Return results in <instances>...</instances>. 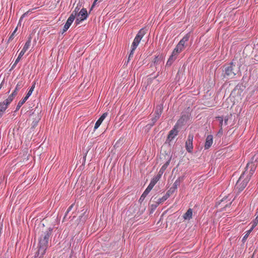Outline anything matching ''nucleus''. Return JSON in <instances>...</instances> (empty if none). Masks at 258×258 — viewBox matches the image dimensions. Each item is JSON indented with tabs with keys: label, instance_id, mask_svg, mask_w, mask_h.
Returning <instances> with one entry per match:
<instances>
[{
	"label": "nucleus",
	"instance_id": "nucleus-1",
	"mask_svg": "<svg viewBox=\"0 0 258 258\" xmlns=\"http://www.w3.org/2000/svg\"><path fill=\"white\" fill-rule=\"evenodd\" d=\"M53 230V227H49L46 230L43 231L39 238L37 251H38V254L41 253V256L45 254L46 250L48 247L49 240L51 237Z\"/></svg>",
	"mask_w": 258,
	"mask_h": 258
},
{
	"label": "nucleus",
	"instance_id": "nucleus-2",
	"mask_svg": "<svg viewBox=\"0 0 258 258\" xmlns=\"http://www.w3.org/2000/svg\"><path fill=\"white\" fill-rule=\"evenodd\" d=\"M235 68V65L234 64L233 62H231L228 64L224 65L223 66L224 70H223V77L228 79L233 78L236 75Z\"/></svg>",
	"mask_w": 258,
	"mask_h": 258
},
{
	"label": "nucleus",
	"instance_id": "nucleus-3",
	"mask_svg": "<svg viewBox=\"0 0 258 258\" xmlns=\"http://www.w3.org/2000/svg\"><path fill=\"white\" fill-rule=\"evenodd\" d=\"M250 178L249 176L245 175V172H243L241 174L235 185V187L238 189L239 192L244 189Z\"/></svg>",
	"mask_w": 258,
	"mask_h": 258
},
{
	"label": "nucleus",
	"instance_id": "nucleus-4",
	"mask_svg": "<svg viewBox=\"0 0 258 258\" xmlns=\"http://www.w3.org/2000/svg\"><path fill=\"white\" fill-rule=\"evenodd\" d=\"M256 168V164L253 162H248L245 168V175L249 176L250 177L253 175Z\"/></svg>",
	"mask_w": 258,
	"mask_h": 258
},
{
	"label": "nucleus",
	"instance_id": "nucleus-5",
	"mask_svg": "<svg viewBox=\"0 0 258 258\" xmlns=\"http://www.w3.org/2000/svg\"><path fill=\"white\" fill-rule=\"evenodd\" d=\"M193 140L194 135L192 134H189L188 135L187 139L185 141V147L187 152L189 153H192L193 150Z\"/></svg>",
	"mask_w": 258,
	"mask_h": 258
},
{
	"label": "nucleus",
	"instance_id": "nucleus-6",
	"mask_svg": "<svg viewBox=\"0 0 258 258\" xmlns=\"http://www.w3.org/2000/svg\"><path fill=\"white\" fill-rule=\"evenodd\" d=\"M189 116L190 114L188 112L182 113L181 116L177 120L175 125L178 128L182 126L189 119Z\"/></svg>",
	"mask_w": 258,
	"mask_h": 258
},
{
	"label": "nucleus",
	"instance_id": "nucleus-7",
	"mask_svg": "<svg viewBox=\"0 0 258 258\" xmlns=\"http://www.w3.org/2000/svg\"><path fill=\"white\" fill-rule=\"evenodd\" d=\"M245 89V86L242 83L238 84L235 86L231 94L240 97Z\"/></svg>",
	"mask_w": 258,
	"mask_h": 258
},
{
	"label": "nucleus",
	"instance_id": "nucleus-8",
	"mask_svg": "<svg viewBox=\"0 0 258 258\" xmlns=\"http://www.w3.org/2000/svg\"><path fill=\"white\" fill-rule=\"evenodd\" d=\"M213 138L212 135H208L204 145V148L205 150L209 149L211 147L213 144Z\"/></svg>",
	"mask_w": 258,
	"mask_h": 258
},
{
	"label": "nucleus",
	"instance_id": "nucleus-9",
	"mask_svg": "<svg viewBox=\"0 0 258 258\" xmlns=\"http://www.w3.org/2000/svg\"><path fill=\"white\" fill-rule=\"evenodd\" d=\"M172 156L170 157L169 159L166 162V163L161 167L160 168L158 173L157 174V175H159L160 177H161V176L162 175L163 173L165 171V170L166 169L168 165H169V163L170 162V161L171 160Z\"/></svg>",
	"mask_w": 258,
	"mask_h": 258
},
{
	"label": "nucleus",
	"instance_id": "nucleus-10",
	"mask_svg": "<svg viewBox=\"0 0 258 258\" xmlns=\"http://www.w3.org/2000/svg\"><path fill=\"white\" fill-rule=\"evenodd\" d=\"M107 113L105 112L103 113V114L100 117V118L97 120V121L95 123V126H94V130H96L99 127V126L100 125L101 123L102 122L103 120L105 119V118L107 116Z\"/></svg>",
	"mask_w": 258,
	"mask_h": 258
},
{
	"label": "nucleus",
	"instance_id": "nucleus-11",
	"mask_svg": "<svg viewBox=\"0 0 258 258\" xmlns=\"http://www.w3.org/2000/svg\"><path fill=\"white\" fill-rule=\"evenodd\" d=\"M178 128L176 126L174 125L173 128L169 132L168 136L172 139H173L178 134L179 131H178Z\"/></svg>",
	"mask_w": 258,
	"mask_h": 258
},
{
	"label": "nucleus",
	"instance_id": "nucleus-12",
	"mask_svg": "<svg viewBox=\"0 0 258 258\" xmlns=\"http://www.w3.org/2000/svg\"><path fill=\"white\" fill-rule=\"evenodd\" d=\"M8 106L9 105L4 101L0 103V118L3 116V114L7 109Z\"/></svg>",
	"mask_w": 258,
	"mask_h": 258
},
{
	"label": "nucleus",
	"instance_id": "nucleus-13",
	"mask_svg": "<svg viewBox=\"0 0 258 258\" xmlns=\"http://www.w3.org/2000/svg\"><path fill=\"white\" fill-rule=\"evenodd\" d=\"M177 56L175 54L172 53L171 55L169 56L166 64V67H170L172 65V64L173 63V62L175 60V59L177 58Z\"/></svg>",
	"mask_w": 258,
	"mask_h": 258
},
{
	"label": "nucleus",
	"instance_id": "nucleus-14",
	"mask_svg": "<svg viewBox=\"0 0 258 258\" xmlns=\"http://www.w3.org/2000/svg\"><path fill=\"white\" fill-rule=\"evenodd\" d=\"M163 56L162 54L155 56L154 60L153 61L154 66H156L158 64H159L163 61Z\"/></svg>",
	"mask_w": 258,
	"mask_h": 258
},
{
	"label": "nucleus",
	"instance_id": "nucleus-15",
	"mask_svg": "<svg viewBox=\"0 0 258 258\" xmlns=\"http://www.w3.org/2000/svg\"><path fill=\"white\" fill-rule=\"evenodd\" d=\"M78 16H81L80 17L82 18L83 20H85V19H86L88 16V14L86 9H82L80 12L78 13Z\"/></svg>",
	"mask_w": 258,
	"mask_h": 258
},
{
	"label": "nucleus",
	"instance_id": "nucleus-16",
	"mask_svg": "<svg viewBox=\"0 0 258 258\" xmlns=\"http://www.w3.org/2000/svg\"><path fill=\"white\" fill-rule=\"evenodd\" d=\"M190 37V34L188 33L186 34L178 42V44H179L180 45H182L183 46V48L185 47V43L186 42H187Z\"/></svg>",
	"mask_w": 258,
	"mask_h": 258
},
{
	"label": "nucleus",
	"instance_id": "nucleus-17",
	"mask_svg": "<svg viewBox=\"0 0 258 258\" xmlns=\"http://www.w3.org/2000/svg\"><path fill=\"white\" fill-rule=\"evenodd\" d=\"M163 107L162 104H159L157 105L154 115L158 116V117H160L163 112Z\"/></svg>",
	"mask_w": 258,
	"mask_h": 258
},
{
	"label": "nucleus",
	"instance_id": "nucleus-18",
	"mask_svg": "<svg viewBox=\"0 0 258 258\" xmlns=\"http://www.w3.org/2000/svg\"><path fill=\"white\" fill-rule=\"evenodd\" d=\"M184 48H183V46L182 45H179V44H177L175 48L173 50L172 52L173 54H175L176 56L178 55V54L181 52Z\"/></svg>",
	"mask_w": 258,
	"mask_h": 258
},
{
	"label": "nucleus",
	"instance_id": "nucleus-19",
	"mask_svg": "<svg viewBox=\"0 0 258 258\" xmlns=\"http://www.w3.org/2000/svg\"><path fill=\"white\" fill-rule=\"evenodd\" d=\"M192 210L189 208L186 213L183 215V218L184 220H190L192 218Z\"/></svg>",
	"mask_w": 258,
	"mask_h": 258
},
{
	"label": "nucleus",
	"instance_id": "nucleus-20",
	"mask_svg": "<svg viewBox=\"0 0 258 258\" xmlns=\"http://www.w3.org/2000/svg\"><path fill=\"white\" fill-rule=\"evenodd\" d=\"M31 39H32V37L31 35H30L29 37H28V40L26 42L22 50V51L26 52V51L28 49V48H29L30 44H31Z\"/></svg>",
	"mask_w": 258,
	"mask_h": 258
},
{
	"label": "nucleus",
	"instance_id": "nucleus-21",
	"mask_svg": "<svg viewBox=\"0 0 258 258\" xmlns=\"http://www.w3.org/2000/svg\"><path fill=\"white\" fill-rule=\"evenodd\" d=\"M75 19V14H71L65 24L70 27L72 23L73 22V21H74Z\"/></svg>",
	"mask_w": 258,
	"mask_h": 258
},
{
	"label": "nucleus",
	"instance_id": "nucleus-22",
	"mask_svg": "<svg viewBox=\"0 0 258 258\" xmlns=\"http://www.w3.org/2000/svg\"><path fill=\"white\" fill-rule=\"evenodd\" d=\"M27 99H28L25 97L23 99L20 100L17 104L15 112H17V111H18L20 107L25 103Z\"/></svg>",
	"mask_w": 258,
	"mask_h": 258
},
{
	"label": "nucleus",
	"instance_id": "nucleus-23",
	"mask_svg": "<svg viewBox=\"0 0 258 258\" xmlns=\"http://www.w3.org/2000/svg\"><path fill=\"white\" fill-rule=\"evenodd\" d=\"M160 178L161 177H159V175H156L152 179L149 184L153 186H154L156 183L159 180Z\"/></svg>",
	"mask_w": 258,
	"mask_h": 258
},
{
	"label": "nucleus",
	"instance_id": "nucleus-24",
	"mask_svg": "<svg viewBox=\"0 0 258 258\" xmlns=\"http://www.w3.org/2000/svg\"><path fill=\"white\" fill-rule=\"evenodd\" d=\"M181 179H182V178L179 177H178L174 182L173 186H172L173 188L175 189L176 190L177 187L179 186Z\"/></svg>",
	"mask_w": 258,
	"mask_h": 258
},
{
	"label": "nucleus",
	"instance_id": "nucleus-25",
	"mask_svg": "<svg viewBox=\"0 0 258 258\" xmlns=\"http://www.w3.org/2000/svg\"><path fill=\"white\" fill-rule=\"evenodd\" d=\"M146 34V31L144 29H140L138 33H137L136 37H138L139 38L142 39L143 37Z\"/></svg>",
	"mask_w": 258,
	"mask_h": 258
},
{
	"label": "nucleus",
	"instance_id": "nucleus-26",
	"mask_svg": "<svg viewBox=\"0 0 258 258\" xmlns=\"http://www.w3.org/2000/svg\"><path fill=\"white\" fill-rule=\"evenodd\" d=\"M149 193L148 192H147L146 190H145L144 191V192L142 194V195H141L139 200V202L140 203H142L144 200H145V198L147 197V196L148 195Z\"/></svg>",
	"mask_w": 258,
	"mask_h": 258
},
{
	"label": "nucleus",
	"instance_id": "nucleus-27",
	"mask_svg": "<svg viewBox=\"0 0 258 258\" xmlns=\"http://www.w3.org/2000/svg\"><path fill=\"white\" fill-rule=\"evenodd\" d=\"M34 87H35V84H34L31 86V87L30 88L29 90L28 91V93L26 94V96H25L26 98L28 99V98L31 96V95L32 94V92L33 91Z\"/></svg>",
	"mask_w": 258,
	"mask_h": 258
},
{
	"label": "nucleus",
	"instance_id": "nucleus-28",
	"mask_svg": "<svg viewBox=\"0 0 258 258\" xmlns=\"http://www.w3.org/2000/svg\"><path fill=\"white\" fill-rule=\"evenodd\" d=\"M14 97L13 96H12V94H11L8 98L4 101V102L7 103L8 105H9L11 102L13 100Z\"/></svg>",
	"mask_w": 258,
	"mask_h": 258
},
{
	"label": "nucleus",
	"instance_id": "nucleus-29",
	"mask_svg": "<svg viewBox=\"0 0 258 258\" xmlns=\"http://www.w3.org/2000/svg\"><path fill=\"white\" fill-rule=\"evenodd\" d=\"M154 117L152 118V122L151 123L149 124L148 125H150L151 126H153L155 122L158 120V119L160 118V117H158V116L154 115Z\"/></svg>",
	"mask_w": 258,
	"mask_h": 258
},
{
	"label": "nucleus",
	"instance_id": "nucleus-30",
	"mask_svg": "<svg viewBox=\"0 0 258 258\" xmlns=\"http://www.w3.org/2000/svg\"><path fill=\"white\" fill-rule=\"evenodd\" d=\"M18 27H16L14 32L12 33V34L10 36L8 40V43H9L11 41H12L14 38V35L16 32L17 31Z\"/></svg>",
	"mask_w": 258,
	"mask_h": 258
},
{
	"label": "nucleus",
	"instance_id": "nucleus-31",
	"mask_svg": "<svg viewBox=\"0 0 258 258\" xmlns=\"http://www.w3.org/2000/svg\"><path fill=\"white\" fill-rule=\"evenodd\" d=\"M23 87V82L22 81L19 82L17 84L15 90L18 91Z\"/></svg>",
	"mask_w": 258,
	"mask_h": 258
},
{
	"label": "nucleus",
	"instance_id": "nucleus-32",
	"mask_svg": "<svg viewBox=\"0 0 258 258\" xmlns=\"http://www.w3.org/2000/svg\"><path fill=\"white\" fill-rule=\"evenodd\" d=\"M25 52L22 50L21 51V52H20V53L19 54V55L17 57V58L16 59V63H18L19 62V61L20 60V59H21L22 57L23 56V55L24 54Z\"/></svg>",
	"mask_w": 258,
	"mask_h": 258
},
{
	"label": "nucleus",
	"instance_id": "nucleus-33",
	"mask_svg": "<svg viewBox=\"0 0 258 258\" xmlns=\"http://www.w3.org/2000/svg\"><path fill=\"white\" fill-rule=\"evenodd\" d=\"M40 119V118L38 117L37 119H35L33 121L32 123V128H35L37 125L38 122Z\"/></svg>",
	"mask_w": 258,
	"mask_h": 258
},
{
	"label": "nucleus",
	"instance_id": "nucleus-34",
	"mask_svg": "<svg viewBox=\"0 0 258 258\" xmlns=\"http://www.w3.org/2000/svg\"><path fill=\"white\" fill-rule=\"evenodd\" d=\"M159 204L156 202L154 204H151L150 206L151 208V213L153 212L156 209V208L158 206Z\"/></svg>",
	"mask_w": 258,
	"mask_h": 258
},
{
	"label": "nucleus",
	"instance_id": "nucleus-35",
	"mask_svg": "<svg viewBox=\"0 0 258 258\" xmlns=\"http://www.w3.org/2000/svg\"><path fill=\"white\" fill-rule=\"evenodd\" d=\"M216 118L219 121V127H222L223 122V116H217Z\"/></svg>",
	"mask_w": 258,
	"mask_h": 258
},
{
	"label": "nucleus",
	"instance_id": "nucleus-36",
	"mask_svg": "<svg viewBox=\"0 0 258 258\" xmlns=\"http://www.w3.org/2000/svg\"><path fill=\"white\" fill-rule=\"evenodd\" d=\"M254 228H252V225L251 227L250 228V229L247 231V233L244 236V237L243 238V240L245 239H246L247 238V237L248 236L249 234L251 233V232L253 230V229Z\"/></svg>",
	"mask_w": 258,
	"mask_h": 258
},
{
	"label": "nucleus",
	"instance_id": "nucleus-37",
	"mask_svg": "<svg viewBox=\"0 0 258 258\" xmlns=\"http://www.w3.org/2000/svg\"><path fill=\"white\" fill-rule=\"evenodd\" d=\"M81 6V5L79 6L78 5L76 7L75 10L72 13V14H75V17L78 14V12L80 9Z\"/></svg>",
	"mask_w": 258,
	"mask_h": 258
},
{
	"label": "nucleus",
	"instance_id": "nucleus-38",
	"mask_svg": "<svg viewBox=\"0 0 258 258\" xmlns=\"http://www.w3.org/2000/svg\"><path fill=\"white\" fill-rule=\"evenodd\" d=\"M75 205V204H72L69 207V208L68 209L66 214H65V215H64V218H65L66 217H67V214L69 213V212L72 209V208H73V207Z\"/></svg>",
	"mask_w": 258,
	"mask_h": 258
},
{
	"label": "nucleus",
	"instance_id": "nucleus-39",
	"mask_svg": "<svg viewBox=\"0 0 258 258\" xmlns=\"http://www.w3.org/2000/svg\"><path fill=\"white\" fill-rule=\"evenodd\" d=\"M166 200L164 198V197H162L161 198H159L158 200V201L156 202L159 205L162 203L164 201H165Z\"/></svg>",
	"mask_w": 258,
	"mask_h": 258
},
{
	"label": "nucleus",
	"instance_id": "nucleus-40",
	"mask_svg": "<svg viewBox=\"0 0 258 258\" xmlns=\"http://www.w3.org/2000/svg\"><path fill=\"white\" fill-rule=\"evenodd\" d=\"M138 45L139 44L133 42L132 43V49L131 50L135 51Z\"/></svg>",
	"mask_w": 258,
	"mask_h": 258
},
{
	"label": "nucleus",
	"instance_id": "nucleus-41",
	"mask_svg": "<svg viewBox=\"0 0 258 258\" xmlns=\"http://www.w3.org/2000/svg\"><path fill=\"white\" fill-rule=\"evenodd\" d=\"M84 20H83V19L81 17L78 18L76 20L75 23L76 24V25H78L81 22H82Z\"/></svg>",
	"mask_w": 258,
	"mask_h": 258
},
{
	"label": "nucleus",
	"instance_id": "nucleus-42",
	"mask_svg": "<svg viewBox=\"0 0 258 258\" xmlns=\"http://www.w3.org/2000/svg\"><path fill=\"white\" fill-rule=\"evenodd\" d=\"M134 52V51H133L132 50H131L130 53L128 57V59L127 61V63H128L129 60L131 59V58L133 57Z\"/></svg>",
	"mask_w": 258,
	"mask_h": 258
},
{
	"label": "nucleus",
	"instance_id": "nucleus-43",
	"mask_svg": "<svg viewBox=\"0 0 258 258\" xmlns=\"http://www.w3.org/2000/svg\"><path fill=\"white\" fill-rule=\"evenodd\" d=\"M176 189L173 188L172 187H170L169 190H168V192L169 193L170 195H172L175 191Z\"/></svg>",
	"mask_w": 258,
	"mask_h": 258
},
{
	"label": "nucleus",
	"instance_id": "nucleus-44",
	"mask_svg": "<svg viewBox=\"0 0 258 258\" xmlns=\"http://www.w3.org/2000/svg\"><path fill=\"white\" fill-rule=\"evenodd\" d=\"M232 203V201L231 202H229L228 203L226 204L223 208V210H226V208L230 207L231 206Z\"/></svg>",
	"mask_w": 258,
	"mask_h": 258
},
{
	"label": "nucleus",
	"instance_id": "nucleus-45",
	"mask_svg": "<svg viewBox=\"0 0 258 258\" xmlns=\"http://www.w3.org/2000/svg\"><path fill=\"white\" fill-rule=\"evenodd\" d=\"M154 186H152L151 185L149 184L147 188L145 189V190L148 192V193L150 192V191L152 189Z\"/></svg>",
	"mask_w": 258,
	"mask_h": 258
},
{
	"label": "nucleus",
	"instance_id": "nucleus-46",
	"mask_svg": "<svg viewBox=\"0 0 258 258\" xmlns=\"http://www.w3.org/2000/svg\"><path fill=\"white\" fill-rule=\"evenodd\" d=\"M141 40V39L139 38L138 37H135L133 42L139 44Z\"/></svg>",
	"mask_w": 258,
	"mask_h": 258
},
{
	"label": "nucleus",
	"instance_id": "nucleus-47",
	"mask_svg": "<svg viewBox=\"0 0 258 258\" xmlns=\"http://www.w3.org/2000/svg\"><path fill=\"white\" fill-rule=\"evenodd\" d=\"M43 255L41 256V253L38 254V251L36 252L34 258H42Z\"/></svg>",
	"mask_w": 258,
	"mask_h": 258
},
{
	"label": "nucleus",
	"instance_id": "nucleus-48",
	"mask_svg": "<svg viewBox=\"0 0 258 258\" xmlns=\"http://www.w3.org/2000/svg\"><path fill=\"white\" fill-rule=\"evenodd\" d=\"M70 27L68 26H67L66 24L64 25V27H63V30H62V34H63L64 32H66L68 29Z\"/></svg>",
	"mask_w": 258,
	"mask_h": 258
},
{
	"label": "nucleus",
	"instance_id": "nucleus-49",
	"mask_svg": "<svg viewBox=\"0 0 258 258\" xmlns=\"http://www.w3.org/2000/svg\"><path fill=\"white\" fill-rule=\"evenodd\" d=\"M173 139H172L171 138H169L168 136H167V138L166 139V142H165V143H168L170 145V142Z\"/></svg>",
	"mask_w": 258,
	"mask_h": 258
},
{
	"label": "nucleus",
	"instance_id": "nucleus-50",
	"mask_svg": "<svg viewBox=\"0 0 258 258\" xmlns=\"http://www.w3.org/2000/svg\"><path fill=\"white\" fill-rule=\"evenodd\" d=\"M170 196L171 195L169 194V193L167 191L166 194L163 197L166 200H167Z\"/></svg>",
	"mask_w": 258,
	"mask_h": 258
},
{
	"label": "nucleus",
	"instance_id": "nucleus-51",
	"mask_svg": "<svg viewBox=\"0 0 258 258\" xmlns=\"http://www.w3.org/2000/svg\"><path fill=\"white\" fill-rule=\"evenodd\" d=\"M17 63H16V60H15L14 63L13 64V66H12L11 69H10V71H11L12 70H13L15 68V67L16 66Z\"/></svg>",
	"mask_w": 258,
	"mask_h": 258
},
{
	"label": "nucleus",
	"instance_id": "nucleus-52",
	"mask_svg": "<svg viewBox=\"0 0 258 258\" xmlns=\"http://www.w3.org/2000/svg\"><path fill=\"white\" fill-rule=\"evenodd\" d=\"M18 93V91L14 90V91L13 92V93L11 94L12 96H13L14 97L16 96Z\"/></svg>",
	"mask_w": 258,
	"mask_h": 258
},
{
	"label": "nucleus",
	"instance_id": "nucleus-53",
	"mask_svg": "<svg viewBox=\"0 0 258 258\" xmlns=\"http://www.w3.org/2000/svg\"><path fill=\"white\" fill-rule=\"evenodd\" d=\"M28 12L24 13L21 17L20 19V21H19V23L20 22V21H21V20L26 16L28 14Z\"/></svg>",
	"mask_w": 258,
	"mask_h": 258
},
{
	"label": "nucleus",
	"instance_id": "nucleus-54",
	"mask_svg": "<svg viewBox=\"0 0 258 258\" xmlns=\"http://www.w3.org/2000/svg\"><path fill=\"white\" fill-rule=\"evenodd\" d=\"M96 2H97V1H96V0H95V1H94L93 3V4H92V6H91V9H90V11H91L93 9V8H94V7L95 6Z\"/></svg>",
	"mask_w": 258,
	"mask_h": 258
},
{
	"label": "nucleus",
	"instance_id": "nucleus-55",
	"mask_svg": "<svg viewBox=\"0 0 258 258\" xmlns=\"http://www.w3.org/2000/svg\"><path fill=\"white\" fill-rule=\"evenodd\" d=\"M228 120V117H225V118H224V124H225V125H227V124Z\"/></svg>",
	"mask_w": 258,
	"mask_h": 258
},
{
	"label": "nucleus",
	"instance_id": "nucleus-56",
	"mask_svg": "<svg viewBox=\"0 0 258 258\" xmlns=\"http://www.w3.org/2000/svg\"><path fill=\"white\" fill-rule=\"evenodd\" d=\"M218 134H220L222 135V134H223L222 127H220V130H219Z\"/></svg>",
	"mask_w": 258,
	"mask_h": 258
},
{
	"label": "nucleus",
	"instance_id": "nucleus-57",
	"mask_svg": "<svg viewBox=\"0 0 258 258\" xmlns=\"http://www.w3.org/2000/svg\"><path fill=\"white\" fill-rule=\"evenodd\" d=\"M227 199V197H226L225 198H223L222 200H221V202L219 203V204H221L223 203V202H224L225 201H226Z\"/></svg>",
	"mask_w": 258,
	"mask_h": 258
},
{
	"label": "nucleus",
	"instance_id": "nucleus-58",
	"mask_svg": "<svg viewBox=\"0 0 258 258\" xmlns=\"http://www.w3.org/2000/svg\"><path fill=\"white\" fill-rule=\"evenodd\" d=\"M117 143H118L117 142V143L115 144L114 147L117 146Z\"/></svg>",
	"mask_w": 258,
	"mask_h": 258
}]
</instances>
